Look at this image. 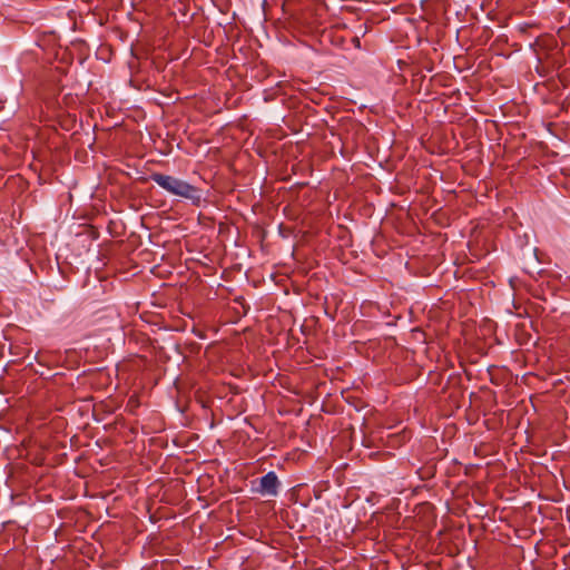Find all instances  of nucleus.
I'll return each instance as SVG.
<instances>
[{
	"instance_id": "obj_1",
	"label": "nucleus",
	"mask_w": 570,
	"mask_h": 570,
	"mask_svg": "<svg viewBox=\"0 0 570 570\" xmlns=\"http://www.w3.org/2000/svg\"><path fill=\"white\" fill-rule=\"evenodd\" d=\"M150 178L167 193L188 199L194 205H199L203 199L200 189L183 179L159 173L151 174Z\"/></svg>"
},
{
	"instance_id": "obj_2",
	"label": "nucleus",
	"mask_w": 570,
	"mask_h": 570,
	"mask_svg": "<svg viewBox=\"0 0 570 570\" xmlns=\"http://www.w3.org/2000/svg\"><path fill=\"white\" fill-rule=\"evenodd\" d=\"M278 488V478L275 472L271 471L256 481V484L253 485V491L263 497H276Z\"/></svg>"
}]
</instances>
